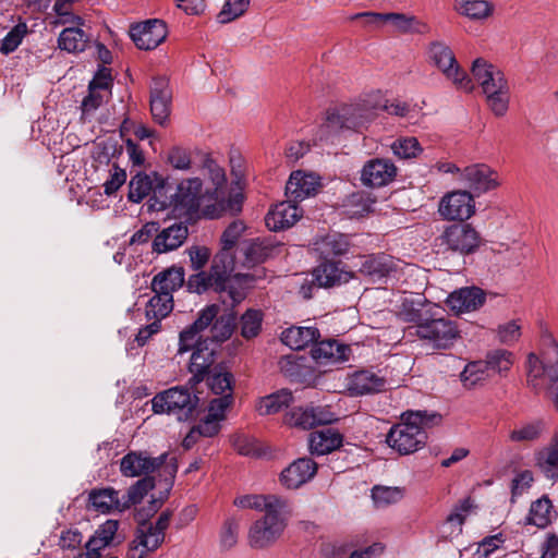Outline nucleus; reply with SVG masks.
I'll list each match as a JSON object with an SVG mask.
<instances>
[{
    "instance_id": "obj_1",
    "label": "nucleus",
    "mask_w": 558,
    "mask_h": 558,
    "mask_svg": "<svg viewBox=\"0 0 558 558\" xmlns=\"http://www.w3.org/2000/svg\"><path fill=\"white\" fill-rule=\"evenodd\" d=\"M387 108V101L379 92L339 107L328 112L325 122L317 131V140L330 141L335 134L342 130L362 132L367 129L378 117L383 109Z\"/></svg>"
},
{
    "instance_id": "obj_2",
    "label": "nucleus",
    "mask_w": 558,
    "mask_h": 558,
    "mask_svg": "<svg viewBox=\"0 0 558 558\" xmlns=\"http://www.w3.org/2000/svg\"><path fill=\"white\" fill-rule=\"evenodd\" d=\"M217 312V304L206 306L199 312L196 320L180 332L179 353L194 349L189 368L195 383L203 380L214 363L215 349L207 345V339L201 340V332L211 325Z\"/></svg>"
},
{
    "instance_id": "obj_3",
    "label": "nucleus",
    "mask_w": 558,
    "mask_h": 558,
    "mask_svg": "<svg viewBox=\"0 0 558 558\" xmlns=\"http://www.w3.org/2000/svg\"><path fill=\"white\" fill-rule=\"evenodd\" d=\"M526 375L529 386L536 392L546 389L558 409V344L550 333L542 336L539 356L533 352L527 355Z\"/></svg>"
},
{
    "instance_id": "obj_4",
    "label": "nucleus",
    "mask_w": 558,
    "mask_h": 558,
    "mask_svg": "<svg viewBox=\"0 0 558 558\" xmlns=\"http://www.w3.org/2000/svg\"><path fill=\"white\" fill-rule=\"evenodd\" d=\"M441 416L436 412L412 411L402 415V421L393 425L386 438L387 444L401 454L421 449L427 439L425 428L437 425Z\"/></svg>"
},
{
    "instance_id": "obj_5",
    "label": "nucleus",
    "mask_w": 558,
    "mask_h": 558,
    "mask_svg": "<svg viewBox=\"0 0 558 558\" xmlns=\"http://www.w3.org/2000/svg\"><path fill=\"white\" fill-rule=\"evenodd\" d=\"M290 509L288 500L272 507L255 520L247 530V545L252 549H267L271 547L284 532Z\"/></svg>"
},
{
    "instance_id": "obj_6",
    "label": "nucleus",
    "mask_w": 558,
    "mask_h": 558,
    "mask_svg": "<svg viewBox=\"0 0 558 558\" xmlns=\"http://www.w3.org/2000/svg\"><path fill=\"white\" fill-rule=\"evenodd\" d=\"M234 269V260L230 250H222L214 257L210 270L214 279L218 282V287L225 288L230 306L233 307L241 303L246 296V286L253 280L248 274L232 275Z\"/></svg>"
},
{
    "instance_id": "obj_7",
    "label": "nucleus",
    "mask_w": 558,
    "mask_h": 558,
    "mask_svg": "<svg viewBox=\"0 0 558 558\" xmlns=\"http://www.w3.org/2000/svg\"><path fill=\"white\" fill-rule=\"evenodd\" d=\"M442 308L437 304L430 306V312L420 325H415V333L418 338L427 340L435 348L447 349L453 344L459 331L450 319L445 318Z\"/></svg>"
},
{
    "instance_id": "obj_8",
    "label": "nucleus",
    "mask_w": 558,
    "mask_h": 558,
    "mask_svg": "<svg viewBox=\"0 0 558 558\" xmlns=\"http://www.w3.org/2000/svg\"><path fill=\"white\" fill-rule=\"evenodd\" d=\"M428 52L433 64L456 86V88L465 93H471L474 89L472 78L459 65L449 46L441 41H435L430 45Z\"/></svg>"
},
{
    "instance_id": "obj_9",
    "label": "nucleus",
    "mask_w": 558,
    "mask_h": 558,
    "mask_svg": "<svg viewBox=\"0 0 558 558\" xmlns=\"http://www.w3.org/2000/svg\"><path fill=\"white\" fill-rule=\"evenodd\" d=\"M197 403V397L193 396L189 388L172 387L166 391L157 393L151 399V407L154 413L172 414L179 421L187 420Z\"/></svg>"
},
{
    "instance_id": "obj_10",
    "label": "nucleus",
    "mask_w": 558,
    "mask_h": 558,
    "mask_svg": "<svg viewBox=\"0 0 558 558\" xmlns=\"http://www.w3.org/2000/svg\"><path fill=\"white\" fill-rule=\"evenodd\" d=\"M167 453L150 457L146 451H130L120 460V472L125 477H148L157 470L163 469L171 478L177 472L174 462L166 464Z\"/></svg>"
},
{
    "instance_id": "obj_11",
    "label": "nucleus",
    "mask_w": 558,
    "mask_h": 558,
    "mask_svg": "<svg viewBox=\"0 0 558 558\" xmlns=\"http://www.w3.org/2000/svg\"><path fill=\"white\" fill-rule=\"evenodd\" d=\"M203 197L201 179H185L178 184L175 193L170 197L169 206L177 217L190 219L197 213Z\"/></svg>"
},
{
    "instance_id": "obj_12",
    "label": "nucleus",
    "mask_w": 558,
    "mask_h": 558,
    "mask_svg": "<svg viewBox=\"0 0 558 558\" xmlns=\"http://www.w3.org/2000/svg\"><path fill=\"white\" fill-rule=\"evenodd\" d=\"M165 535L154 529L151 522H144L143 513L141 512L134 538L129 546L128 557L145 558L161 546Z\"/></svg>"
},
{
    "instance_id": "obj_13",
    "label": "nucleus",
    "mask_w": 558,
    "mask_h": 558,
    "mask_svg": "<svg viewBox=\"0 0 558 558\" xmlns=\"http://www.w3.org/2000/svg\"><path fill=\"white\" fill-rule=\"evenodd\" d=\"M475 211L473 196L466 191H453L444 195L438 213L445 220H466Z\"/></svg>"
},
{
    "instance_id": "obj_14",
    "label": "nucleus",
    "mask_w": 558,
    "mask_h": 558,
    "mask_svg": "<svg viewBox=\"0 0 558 558\" xmlns=\"http://www.w3.org/2000/svg\"><path fill=\"white\" fill-rule=\"evenodd\" d=\"M442 243L448 248L460 254L473 253L480 246V235L470 225H452L448 227L442 235Z\"/></svg>"
},
{
    "instance_id": "obj_15",
    "label": "nucleus",
    "mask_w": 558,
    "mask_h": 558,
    "mask_svg": "<svg viewBox=\"0 0 558 558\" xmlns=\"http://www.w3.org/2000/svg\"><path fill=\"white\" fill-rule=\"evenodd\" d=\"M167 34V26L160 20H147L130 29V37L142 50L157 48L166 39Z\"/></svg>"
},
{
    "instance_id": "obj_16",
    "label": "nucleus",
    "mask_w": 558,
    "mask_h": 558,
    "mask_svg": "<svg viewBox=\"0 0 558 558\" xmlns=\"http://www.w3.org/2000/svg\"><path fill=\"white\" fill-rule=\"evenodd\" d=\"M397 167L387 158H373L361 170V182L365 186L380 187L389 184L397 177Z\"/></svg>"
},
{
    "instance_id": "obj_17",
    "label": "nucleus",
    "mask_w": 558,
    "mask_h": 558,
    "mask_svg": "<svg viewBox=\"0 0 558 558\" xmlns=\"http://www.w3.org/2000/svg\"><path fill=\"white\" fill-rule=\"evenodd\" d=\"M317 472V464L310 458H300L283 469L280 484L287 489H296L310 482Z\"/></svg>"
},
{
    "instance_id": "obj_18",
    "label": "nucleus",
    "mask_w": 558,
    "mask_h": 558,
    "mask_svg": "<svg viewBox=\"0 0 558 558\" xmlns=\"http://www.w3.org/2000/svg\"><path fill=\"white\" fill-rule=\"evenodd\" d=\"M171 98L172 93L168 80L155 78L150 87V111L154 120L160 125H163L169 118Z\"/></svg>"
},
{
    "instance_id": "obj_19",
    "label": "nucleus",
    "mask_w": 558,
    "mask_h": 558,
    "mask_svg": "<svg viewBox=\"0 0 558 558\" xmlns=\"http://www.w3.org/2000/svg\"><path fill=\"white\" fill-rule=\"evenodd\" d=\"M461 181L475 192H487L499 185L497 173L486 165H472L461 172Z\"/></svg>"
},
{
    "instance_id": "obj_20",
    "label": "nucleus",
    "mask_w": 558,
    "mask_h": 558,
    "mask_svg": "<svg viewBox=\"0 0 558 558\" xmlns=\"http://www.w3.org/2000/svg\"><path fill=\"white\" fill-rule=\"evenodd\" d=\"M302 217V210L291 198L275 205L266 215L265 222L269 230L280 231L291 228Z\"/></svg>"
},
{
    "instance_id": "obj_21",
    "label": "nucleus",
    "mask_w": 558,
    "mask_h": 558,
    "mask_svg": "<svg viewBox=\"0 0 558 558\" xmlns=\"http://www.w3.org/2000/svg\"><path fill=\"white\" fill-rule=\"evenodd\" d=\"M360 271L368 276L374 282L396 279L398 263L388 255L367 257L361 265Z\"/></svg>"
},
{
    "instance_id": "obj_22",
    "label": "nucleus",
    "mask_w": 558,
    "mask_h": 558,
    "mask_svg": "<svg viewBox=\"0 0 558 558\" xmlns=\"http://www.w3.org/2000/svg\"><path fill=\"white\" fill-rule=\"evenodd\" d=\"M485 302V293L476 287L461 288L447 298L448 306L457 314L476 311Z\"/></svg>"
},
{
    "instance_id": "obj_23",
    "label": "nucleus",
    "mask_w": 558,
    "mask_h": 558,
    "mask_svg": "<svg viewBox=\"0 0 558 558\" xmlns=\"http://www.w3.org/2000/svg\"><path fill=\"white\" fill-rule=\"evenodd\" d=\"M471 72L475 82L481 86L484 95L507 82L505 74L500 69L488 63L482 58L474 60Z\"/></svg>"
},
{
    "instance_id": "obj_24",
    "label": "nucleus",
    "mask_w": 558,
    "mask_h": 558,
    "mask_svg": "<svg viewBox=\"0 0 558 558\" xmlns=\"http://www.w3.org/2000/svg\"><path fill=\"white\" fill-rule=\"evenodd\" d=\"M189 229L183 222H178L162 229L153 241V251L162 254L179 248L187 239Z\"/></svg>"
},
{
    "instance_id": "obj_25",
    "label": "nucleus",
    "mask_w": 558,
    "mask_h": 558,
    "mask_svg": "<svg viewBox=\"0 0 558 558\" xmlns=\"http://www.w3.org/2000/svg\"><path fill=\"white\" fill-rule=\"evenodd\" d=\"M386 387V379L371 371H360L347 379V388L352 396L380 392Z\"/></svg>"
},
{
    "instance_id": "obj_26",
    "label": "nucleus",
    "mask_w": 558,
    "mask_h": 558,
    "mask_svg": "<svg viewBox=\"0 0 558 558\" xmlns=\"http://www.w3.org/2000/svg\"><path fill=\"white\" fill-rule=\"evenodd\" d=\"M318 184L314 174L298 170L291 173L286 184V195L293 202L303 201L315 194Z\"/></svg>"
},
{
    "instance_id": "obj_27",
    "label": "nucleus",
    "mask_w": 558,
    "mask_h": 558,
    "mask_svg": "<svg viewBox=\"0 0 558 558\" xmlns=\"http://www.w3.org/2000/svg\"><path fill=\"white\" fill-rule=\"evenodd\" d=\"M351 349L336 340H325L312 349V357L319 364H335L349 361Z\"/></svg>"
},
{
    "instance_id": "obj_28",
    "label": "nucleus",
    "mask_w": 558,
    "mask_h": 558,
    "mask_svg": "<svg viewBox=\"0 0 558 558\" xmlns=\"http://www.w3.org/2000/svg\"><path fill=\"white\" fill-rule=\"evenodd\" d=\"M433 305L432 303H425L420 295L410 294L401 298L397 314L404 322L420 325L427 313L430 312Z\"/></svg>"
},
{
    "instance_id": "obj_29",
    "label": "nucleus",
    "mask_w": 558,
    "mask_h": 558,
    "mask_svg": "<svg viewBox=\"0 0 558 558\" xmlns=\"http://www.w3.org/2000/svg\"><path fill=\"white\" fill-rule=\"evenodd\" d=\"M539 470L547 480L558 482V430H555L549 442L536 453Z\"/></svg>"
},
{
    "instance_id": "obj_30",
    "label": "nucleus",
    "mask_w": 558,
    "mask_h": 558,
    "mask_svg": "<svg viewBox=\"0 0 558 558\" xmlns=\"http://www.w3.org/2000/svg\"><path fill=\"white\" fill-rule=\"evenodd\" d=\"M310 450L314 454H327L342 445V436L333 428H324L311 433Z\"/></svg>"
},
{
    "instance_id": "obj_31",
    "label": "nucleus",
    "mask_w": 558,
    "mask_h": 558,
    "mask_svg": "<svg viewBox=\"0 0 558 558\" xmlns=\"http://www.w3.org/2000/svg\"><path fill=\"white\" fill-rule=\"evenodd\" d=\"M184 283V270L182 267H170L157 274L151 282V289L155 293H167L173 296V292L180 289Z\"/></svg>"
},
{
    "instance_id": "obj_32",
    "label": "nucleus",
    "mask_w": 558,
    "mask_h": 558,
    "mask_svg": "<svg viewBox=\"0 0 558 558\" xmlns=\"http://www.w3.org/2000/svg\"><path fill=\"white\" fill-rule=\"evenodd\" d=\"M314 279L318 287H333L343 282H348L352 276L350 272L341 269L338 263H322L313 272Z\"/></svg>"
},
{
    "instance_id": "obj_33",
    "label": "nucleus",
    "mask_w": 558,
    "mask_h": 558,
    "mask_svg": "<svg viewBox=\"0 0 558 558\" xmlns=\"http://www.w3.org/2000/svg\"><path fill=\"white\" fill-rule=\"evenodd\" d=\"M318 337L319 331L315 327H290L281 333V341L292 350H302Z\"/></svg>"
},
{
    "instance_id": "obj_34",
    "label": "nucleus",
    "mask_w": 558,
    "mask_h": 558,
    "mask_svg": "<svg viewBox=\"0 0 558 558\" xmlns=\"http://www.w3.org/2000/svg\"><path fill=\"white\" fill-rule=\"evenodd\" d=\"M80 26L70 25L60 33L58 38L60 49L72 53L82 52L86 49L89 36Z\"/></svg>"
},
{
    "instance_id": "obj_35",
    "label": "nucleus",
    "mask_w": 558,
    "mask_h": 558,
    "mask_svg": "<svg viewBox=\"0 0 558 558\" xmlns=\"http://www.w3.org/2000/svg\"><path fill=\"white\" fill-rule=\"evenodd\" d=\"M88 499L92 507L98 512L109 513L112 511H124L121 508L122 501L119 497V492L113 488L93 490L90 492Z\"/></svg>"
},
{
    "instance_id": "obj_36",
    "label": "nucleus",
    "mask_w": 558,
    "mask_h": 558,
    "mask_svg": "<svg viewBox=\"0 0 558 558\" xmlns=\"http://www.w3.org/2000/svg\"><path fill=\"white\" fill-rule=\"evenodd\" d=\"M454 9L470 20L482 21L494 13L495 7L487 0H459L456 2Z\"/></svg>"
},
{
    "instance_id": "obj_37",
    "label": "nucleus",
    "mask_w": 558,
    "mask_h": 558,
    "mask_svg": "<svg viewBox=\"0 0 558 558\" xmlns=\"http://www.w3.org/2000/svg\"><path fill=\"white\" fill-rule=\"evenodd\" d=\"M473 508L474 502L470 497L462 499L448 515L444 524V533H447V536L460 535L462 525Z\"/></svg>"
},
{
    "instance_id": "obj_38",
    "label": "nucleus",
    "mask_w": 558,
    "mask_h": 558,
    "mask_svg": "<svg viewBox=\"0 0 558 558\" xmlns=\"http://www.w3.org/2000/svg\"><path fill=\"white\" fill-rule=\"evenodd\" d=\"M283 500L286 498L278 495H243L236 497L233 504L240 509H253L264 513Z\"/></svg>"
},
{
    "instance_id": "obj_39",
    "label": "nucleus",
    "mask_w": 558,
    "mask_h": 558,
    "mask_svg": "<svg viewBox=\"0 0 558 558\" xmlns=\"http://www.w3.org/2000/svg\"><path fill=\"white\" fill-rule=\"evenodd\" d=\"M314 246L322 257L328 258L347 253L349 240L343 234L330 233L315 241Z\"/></svg>"
},
{
    "instance_id": "obj_40",
    "label": "nucleus",
    "mask_w": 558,
    "mask_h": 558,
    "mask_svg": "<svg viewBox=\"0 0 558 558\" xmlns=\"http://www.w3.org/2000/svg\"><path fill=\"white\" fill-rule=\"evenodd\" d=\"M218 282L216 279H214L211 270L207 275L204 271H199L195 275H192L187 280V289L191 292L195 293H203L208 289H213L214 291L218 292L220 294V299L222 303L227 306H230V301L227 296V291L225 290L223 286L218 287Z\"/></svg>"
},
{
    "instance_id": "obj_41",
    "label": "nucleus",
    "mask_w": 558,
    "mask_h": 558,
    "mask_svg": "<svg viewBox=\"0 0 558 558\" xmlns=\"http://www.w3.org/2000/svg\"><path fill=\"white\" fill-rule=\"evenodd\" d=\"M293 401L292 393L282 389L258 400L256 410L260 415H270L280 412Z\"/></svg>"
},
{
    "instance_id": "obj_42",
    "label": "nucleus",
    "mask_w": 558,
    "mask_h": 558,
    "mask_svg": "<svg viewBox=\"0 0 558 558\" xmlns=\"http://www.w3.org/2000/svg\"><path fill=\"white\" fill-rule=\"evenodd\" d=\"M272 251L274 247L268 241L259 239L247 241L242 246V252L245 257L244 264L247 267L260 264L271 256Z\"/></svg>"
},
{
    "instance_id": "obj_43",
    "label": "nucleus",
    "mask_w": 558,
    "mask_h": 558,
    "mask_svg": "<svg viewBox=\"0 0 558 558\" xmlns=\"http://www.w3.org/2000/svg\"><path fill=\"white\" fill-rule=\"evenodd\" d=\"M371 496L376 508L385 509L403 499L404 488L399 486L376 485L372 488Z\"/></svg>"
},
{
    "instance_id": "obj_44",
    "label": "nucleus",
    "mask_w": 558,
    "mask_h": 558,
    "mask_svg": "<svg viewBox=\"0 0 558 558\" xmlns=\"http://www.w3.org/2000/svg\"><path fill=\"white\" fill-rule=\"evenodd\" d=\"M554 518L551 501L547 497H542L531 505L526 522L537 527H546Z\"/></svg>"
},
{
    "instance_id": "obj_45",
    "label": "nucleus",
    "mask_w": 558,
    "mask_h": 558,
    "mask_svg": "<svg viewBox=\"0 0 558 558\" xmlns=\"http://www.w3.org/2000/svg\"><path fill=\"white\" fill-rule=\"evenodd\" d=\"M219 310L220 307L218 306L217 314H219ZM211 324L208 338L211 342H222L231 337L235 326V316L232 313L216 315Z\"/></svg>"
},
{
    "instance_id": "obj_46",
    "label": "nucleus",
    "mask_w": 558,
    "mask_h": 558,
    "mask_svg": "<svg viewBox=\"0 0 558 558\" xmlns=\"http://www.w3.org/2000/svg\"><path fill=\"white\" fill-rule=\"evenodd\" d=\"M172 308L173 296H168L167 293H155L147 303L146 317L160 324V320L165 318Z\"/></svg>"
},
{
    "instance_id": "obj_47",
    "label": "nucleus",
    "mask_w": 558,
    "mask_h": 558,
    "mask_svg": "<svg viewBox=\"0 0 558 558\" xmlns=\"http://www.w3.org/2000/svg\"><path fill=\"white\" fill-rule=\"evenodd\" d=\"M240 522L235 518H228L223 521L218 537L220 551H229L238 545Z\"/></svg>"
},
{
    "instance_id": "obj_48",
    "label": "nucleus",
    "mask_w": 558,
    "mask_h": 558,
    "mask_svg": "<svg viewBox=\"0 0 558 558\" xmlns=\"http://www.w3.org/2000/svg\"><path fill=\"white\" fill-rule=\"evenodd\" d=\"M485 96L487 105L495 116L502 117L506 114L510 100V89L508 82L497 86V88L485 94Z\"/></svg>"
},
{
    "instance_id": "obj_49",
    "label": "nucleus",
    "mask_w": 558,
    "mask_h": 558,
    "mask_svg": "<svg viewBox=\"0 0 558 558\" xmlns=\"http://www.w3.org/2000/svg\"><path fill=\"white\" fill-rule=\"evenodd\" d=\"M546 428L543 420H534L525 423L510 432L509 438L511 441H534L537 440Z\"/></svg>"
},
{
    "instance_id": "obj_50",
    "label": "nucleus",
    "mask_w": 558,
    "mask_h": 558,
    "mask_svg": "<svg viewBox=\"0 0 558 558\" xmlns=\"http://www.w3.org/2000/svg\"><path fill=\"white\" fill-rule=\"evenodd\" d=\"M155 486L154 480L151 477H143L134 483L126 492L125 495L122 496L121 508L123 510L129 509L132 505L138 504L144 496L153 489Z\"/></svg>"
},
{
    "instance_id": "obj_51",
    "label": "nucleus",
    "mask_w": 558,
    "mask_h": 558,
    "mask_svg": "<svg viewBox=\"0 0 558 558\" xmlns=\"http://www.w3.org/2000/svg\"><path fill=\"white\" fill-rule=\"evenodd\" d=\"M489 376L487 363L474 361L469 363L462 371L460 378L464 387L472 388Z\"/></svg>"
},
{
    "instance_id": "obj_52",
    "label": "nucleus",
    "mask_w": 558,
    "mask_h": 558,
    "mask_svg": "<svg viewBox=\"0 0 558 558\" xmlns=\"http://www.w3.org/2000/svg\"><path fill=\"white\" fill-rule=\"evenodd\" d=\"M153 191V181L145 173H137L129 183V199L133 203L142 202Z\"/></svg>"
},
{
    "instance_id": "obj_53",
    "label": "nucleus",
    "mask_w": 558,
    "mask_h": 558,
    "mask_svg": "<svg viewBox=\"0 0 558 558\" xmlns=\"http://www.w3.org/2000/svg\"><path fill=\"white\" fill-rule=\"evenodd\" d=\"M513 354L505 349L492 350L487 353L484 363L490 372L501 374L510 369L513 364Z\"/></svg>"
},
{
    "instance_id": "obj_54",
    "label": "nucleus",
    "mask_w": 558,
    "mask_h": 558,
    "mask_svg": "<svg viewBox=\"0 0 558 558\" xmlns=\"http://www.w3.org/2000/svg\"><path fill=\"white\" fill-rule=\"evenodd\" d=\"M251 0H226L217 15L220 24H227L241 17L248 9Z\"/></svg>"
},
{
    "instance_id": "obj_55",
    "label": "nucleus",
    "mask_w": 558,
    "mask_h": 558,
    "mask_svg": "<svg viewBox=\"0 0 558 558\" xmlns=\"http://www.w3.org/2000/svg\"><path fill=\"white\" fill-rule=\"evenodd\" d=\"M391 150L400 159H411L416 158L423 148L415 137H400L391 144Z\"/></svg>"
},
{
    "instance_id": "obj_56",
    "label": "nucleus",
    "mask_w": 558,
    "mask_h": 558,
    "mask_svg": "<svg viewBox=\"0 0 558 558\" xmlns=\"http://www.w3.org/2000/svg\"><path fill=\"white\" fill-rule=\"evenodd\" d=\"M284 423L292 427L311 429L314 427V418L310 407H298L291 409L284 415Z\"/></svg>"
},
{
    "instance_id": "obj_57",
    "label": "nucleus",
    "mask_w": 558,
    "mask_h": 558,
    "mask_svg": "<svg viewBox=\"0 0 558 558\" xmlns=\"http://www.w3.org/2000/svg\"><path fill=\"white\" fill-rule=\"evenodd\" d=\"M77 0H56L53 11L57 15L54 24L83 25L81 16L72 12V5Z\"/></svg>"
},
{
    "instance_id": "obj_58",
    "label": "nucleus",
    "mask_w": 558,
    "mask_h": 558,
    "mask_svg": "<svg viewBox=\"0 0 558 558\" xmlns=\"http://www.w3.org/2000/svg\"><path fill=\"white\" fill-rule=\"evenodd\" d=\"M385 23H389L395 31L400 33L418 32V21L413 15L403 13H385Z\"/></svg>"
},
{
    "instance_id": "obj_59",
    "label": "nucleus",
    "mask_w": 558,
    "mask_h": 558,
    "mask_svg": "<svg viewBox=\"0 0 558 558\" xmlns=\"http://www.w3.org/2000/svg\"><path fill=\"white\" fill-rule=\"evenodd\" d=\"M27 33L25 23H19L12 27L1 40L0 51L9 54L17 49Z\"/></svg>"
},
{
    "instance_id": "obj_60",
    "label": "nucleus",
    "mask_w": 558,
    "mask_h": 558,
    "mask_svg": "<svg viewBox=\"0 0 558 558\" xmlns=\"http://www.w3.org/2000/svg\"><path fill=\"white\" fill-rule=\"evenodd\" d=\"M496 336L500 343L512 345L521 337V324L518 319L500 324L496 329Z\"/></svg>"
},
{
    "instance_id": "obj_61",
    "label": "nucleus",
    "mask_w": 558,
    "mask_h": 558,
    "mask_svg": "<svg viewBox=\"0 0 558 558\" xmlns=\"http://www.w3.org/2000/svg\"><path fill=\"white\" fill-rule=\"evenodd\" d=\"M211 391L217 396H232V375L228 372H218L211 374L207 379Z\"/></svg>"
},
{
    "instance_id": "obj_62",
    "label": "nucleus",
    "mask_w": 558,
    "mask_h": 558,
    "mask_svg": "<svg viewBox=\"0 0 558 558\" xmlns=\"http://www.w3.org/2000/svg\"><path fill=\"white\" fill-rule=\"evenodd\" d=\"M110 96L111 92H101L88 87V95L82 101L83 116H92L102 104L108 101Z\"/></svg>"
},
{
    "instance_id": "obj_63",
    "label": "nucleus",
    "mask_w": 558,
    "mask_h": 558,
    "mask_svg": "<svg viewBox=\"0 0 558 558\" xmlns=\"http://www.w3.org/2000/svg\"><path fill=\"white\" fill-rule=\"evenodd\" d=\"M167 161L177 170L187 171L191 168V153L181 146H173L169 149Z\"/></svg>"
},
{
    "instance_id": "obj_64",
    "label": "nucleus",
    "mask_w": 558,
    "mask_h": 558,
    "mask_svg": "<svg viewBox=\"0 0 558 558\" xmlns=\"http://www.w3.org/2000/svg\"><path fill=\"white\" fill-rule=\"evenodd\" d=\"M262 325L259 311L248 310L241 318V333L245 338L257 336Z\"/></svg>"
}]
</instances>
